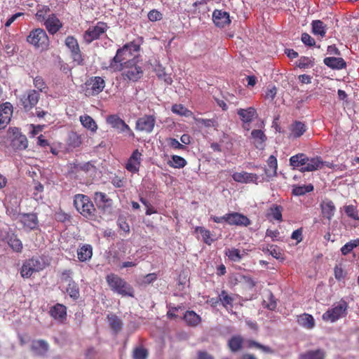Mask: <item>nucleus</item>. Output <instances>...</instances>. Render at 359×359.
Masks as SVG:
<instances>
[{"instance_id": "obj_29", "label": "nucleus", "mask_w": 359, "mask_h": 359, "mask_svg": "<svg viewBox=\"0 0 359 359\" xmlns=\"http://www.w3.org/2000/svg\"><path fill=\"white\" fill-rule=\"evenodd\" d=\"M290 137L299 138L306 131V126L303 122L295 121L290 125Z\"/></svg>"}, {"instance_id": "obj_36", "label": "nucleus", "mask_w": 359, "mask_h": 359, "mask_svg": "<svg viewBox=\"0 0 359 359\" xmlns=\"http://www.w3.org/2000/svg\"><path fill=\"white\" fill-rule=\"evenodd\" d=\"M297 323L299 325L308 330L313 329L315 327V320L313 317L306 313L297 316Z\"/></svg>"}, {"instance_id": "obj_43", "label": "nucleus", "mask_w": 359, "mask_h": 359, "mask_svg": "<svg viewBox=\"0 0 359 359\" xmlns=\"http://www.w3.org/2000/svg\"><path fill=\"white\" fill-rule=\"evenodd\" d=\"M171 159L168 164L172 168H182L187 165V161L182 156L172 155Z\"/></svg>"}, {"instance_id": "obj_3", "label": "nucleus", "mask_w": 359, "mask_h": 359, "mask_svg": "<svg viewBox=\"0 0 359 359\" xmlns=\"http://www.w3.org/2000/svg\"><path fill=\"white\" fill-rule=\"evenodd\" d=\"M74 205L76 210L85 218L94 219L96 217V209L90 198L84 194H78L74 196Z\"/></svg>"}, {"instance_id": "obj_13", "label": "nucleus", "mask_w": 359, "mask_h": 359, "mask_svg": "<svg viewBox=\"0 0 359 359\" xmlns=\"http://www.w3.org/2000/svg\"><path fill=\"white\" fill-rule=\"evenodd\" d=\"M8 133L12 135L11 146L13 149L18 150H24L28 146L27 137L22 134L18 128H10Z\"/></svg>"}, {"instance_id": "obj_47", "label": "nucleus", "mask_w": 359, "mask_h": 359, "mask_svg": "<svg viewBox=\"0 0 359 359\" xmlns=\"http://www.w3.org/2000/svg\"><path fill=\"white\" fill-rule=\"evenodd\" d=\"M225 254L231 261L234 262H240L243 256V254H241L237 248L228 249Z\"/></svg>"}, {"instance_id": "obj_50", "label": "nucleus", "mask_w": 359, "mask_h": 359, "mask_svg": "<svg viewBox=\"0 0 359 359\" xmlns=\"http://www.w3.org/2000/svg\"><path fill=\"white\" fill-rule=\"evenodd\" d=\"M149 355V352L147 348L142 346L136 347L133 351V359H147Z\"/></svg>"}, {"instance_id": "obj_10", "label": "nucleus", "mask_w": 359, "mask_h": 359, "mask_svg": "<svg viewBox=\"0 0 359 359\" xmlns=\"http://www.w3.org/2000/svg\"><path fill=\"white\" fill-rule=\"evenodd\" d=\"M108 26L104 22H98L96 25L90 26L83 34L84 41L90 43L94 40L98 39L107 29Z\"/></svg>"}, {"instance_id": "obj_32", "label": "nucleus", "mask_w": 359, "mask_h": 359, "mask_svg": "<svg viewBox=\"0 0 359 359\" xmlns=\"http://www.w3.org/2000/svg\"><path fill=\"white\" fill-rule=\"evenodd\" d=\"M183 319L189 327H195L201 323V317L194 311H187L183 316Z\"/></svg>"}, {"instance_id": "obj_45", "label": "nucleus", "mask_w": 359, "mask_h": 359, "mask_svg": "<svg viewBox=\"0 0 359 359\" xmlns=\"http://www.w3.org/2000/svg\"><path fill=\"white\" fill-rule=\"evenodd\" d=\"M313 190V186L311 184L302 186H294L292 193L294 196H302Z\"/></svg>"}, {"instance_id": "obj_14", "label": "nucleus", "mask_w": 359, "mask_h": 359, "mask_svg": "<svg viewBox=\"0 0 359 359\" xmlns=\"http://www.w3.org/2000/svg\"><path fill=\"white\" fill-rule=\"evenodd\" d=\"M40 99V94L36 90H28L20 97V104L25 111H29L33 109L38 103Z\"/></svg>"}, {"instance_id": "obj_64", "label": "nucleus", "mask_w": 359, "mask_h": 359, "mask_svg": "<svg viewBox=\"0 0 359 359\" xmlns=\"http://www.w3.org/2000/svg\"><path fill=\"white\" fill-rule=\"evenodd\" d=\"M197 359H215V358L205 351H199L197 353Z\"/></svg>"}, {"instance_id": "obj_51", "label": "nucleus", "mask_w": 359, "mask_h": 359, "mask_svg": "<svg viewBox=\"0 0 359 359\" xmlns=\"http://www.w3.org/2000/svg\"><path fill=\"white\" fill-rule=\"evenodd\" d=\"M219 300L225 308H228L229 306L232 307L233 306V298L225 290H222L219 294Z\"/></svg>"}, {"instance_id": "obj_52", "label": "nucleus", "mask_w": 359, "mask_h": 359, "mask_svg": "<svg viewBox=\"0 0 359 359\" xmlns=\"http://www.w3.org/2000/svg\"><path fill=\"white\" fill-rule=\"evenodd\" d=\"M297 65L300 69L311 68L314 65V58L305 56L301 57Z\"/></svg>"}, {"instance_id": "obj_37", "label": "nucleus", "mask_w": 359, "mask_h": 359, "mask_svg": "<svg viewBox=\"0 0 359 359\" xmlns=\"http://www.w3.org/2000/svg\"><path fill=\"white\" fill-rule=\"evenodd\" d=\"M268 168H264V172L268 177L277 175L278 162L273 155H271L267 160Z\"/></svg>"}, {"instance_id": "obj_8", "label": "nucleus", "mask_w": 359, "mask_h": 359, "mask_svg": "<svg viewBox=\"0 0 359 359\" xmlns=\"http://www.w3.org/2000/svg\"><path fill=\"white\" fill-rule=\"evenodd\" d=\"M13 219L18 220L27 231L35 230L39 226V219L36 213L13 214Z\"/></svg>"}, {"instance_id": "obj_60", "label": "nucleus", "mask_w": 359, "mask_h": 359, "mask_svg": "<svg viewBox=\"0 0 359 359\" xmlns=\"http://www.w3.org/2000/svg\"><path fill=\"white\" fill-rule=\"evenodd\" d=\"M50 11V8L48 6H44L42 9L39 10L36 14V16L39 21H44L46 20V15Z\"/></svg>"}, {"instance_id": "obj_54", "label": "nucleus", "mask_w": 359, "mask_h": 359, "mask_svg": "<svg viewBox=\"0 0 359 359\" xmlns=\"http://www.w3.org/2000/svg\"><path fill=\"white\" fill-rule=\"evenodd\" d=\"M344 211L348 217L355 220H359L358 210L355 206L352 205H347L345 207Z\"/></svg>"}, {"instance_id": "obj_33", "label": "nucleus", "mask_w": 359, "mask_h": 359, "mask_svg": "<svg viewBox=\"0 0 359 359\" xmlns=\"http://www.w3.org/2000/svg\"><path fill=\"white\" fill-rule=\"evenodd\" d=\"M243 341L244 339L242 336L239 334L233 335L229 339L227 346L231 352L236 353L242 349Z\"/></svg>"}, {"instance_id": "obj_38", "label": "nucleus", "mask_w": 359, "mask_h": 359, "mask_svg": "<svg viewBox=\"0 0 359 359\" xmlns=\"http://www.w3.org/2000/svg\"><path fill=\"white\" fill-rule=\"evenodd\" d=\"M326 352L323 349H316L308 351L302 353L299 356V359H325Z\"/></svg>"}, {"instance_id": "obj_22", "label": "nucleus", "mask_w": 359, "mask_h": 359, "mask_svg": "<svg viewBox=\"0 0 359 359\" xmlns=\"http://www.w3.org/2000/svg\"><path fill=\"white\" fill-rule=\"evenodd\" d=\"M44 25L49 34L53 35L60 30L62 24L55 14H51L45 20Z\"/></svg>"}, {"instance_id": "obj_59", "label": "nucleus", "mask_w": 359, "mask_h": 359, "mask_svg": "<svg viewBox=\"0 0 359 359\" xmlns=\"http://www.w3.org/2000/svg\"><path fill=\"white\" fill-rule=\"evenodd\" d=\"M302 41L306 46H313L316 43L314 39H313L309 34L303 33L302 34Z\"/></svg>"}, {"instance_id": "obj_15", "label": "nucleus", "mask_w": 359, "mask_h": 359, "mask_svg": "<svg viewBox=\"0 0 359 359\" xmlns=\"http://www.w3.org/2000/svg\"><path fill=\"white\" fill-rule=\"evenodd\" d=\"M142 157V152L138 149H135L126 163V169L132 173L138 172L141 166Z\"/></svg>"}, {"instance_id": "obj_28", "label": "nucleus", "mask_w": 359, "mask_h": 359, "mask_svg": "<svg viewBox=\"0 0 359 359\" xmlns=\"http://www.w3.org/2000/svg\"><path fill=\"white\" fill-rule=\"evenodd\" d=\"M324 64L332 69H342L346 67V62L342 57H327L323 60Z\"/></svg>"}, {"instance_id": "obj_57", "label": "nucleus", "mask_w": 359, "mask_h": 359, "mask_svg": "<svg viewBox=\"0 0 359 359\" xmlns=\"http://www.w3.org/2000/svg\"><path fill=\"white\" fill-rule=\"evenodd\" d=\"M117 224L119 228L126 233L130 232V226L123 216H119L117 220Z\"/></svg>"}, {"instance_id": "obj_23", "label": "nucleus", "mask_w": 359, "mask_h": 359, "mask_svg": "<svg viewBox=\"0 0 359 359\" xmlns=\"http://www.w3.org/2000/svg\"><path fill=\"white\" fill-rule=\"evenodd\" d=\"M106 122L113 128L118 130L119 133H123L126 129L128 128V125L117 114L109 115L106 118Z\"/></svg>"}, {"instance_id": "obj_53", "label": "nucleus", "mask_w": 359, "mask_h": 359, "mask_svg": "<svg viewBox=\"0 0 359 359\" xmlns=\"http://www.w3.org/2000/svg\"><path fill=\"white\" fill-rule=\"evenodd\" d=\"M251 135L257 144H262L266 140L265 134L261 130H253L251 133Z\"/></svg>"}, {"instance_id": "obj_16", "label": "nucleus", "mask_w": 359, "mask_h": 359, "mask_svg": "<svg viewBox=\"0 0 359 359\" xmlns=\"http://www.w3.org/2000/svg\"><path fill=\"white\" fill-rule=\"evenodd\" d=\"M226 224L231 226H248L251 222L247 216L233 212L227 213Z\"/></svg>"}, {"instance_id": "obj_12", "label": "nucleus", "mask_w": 359, "mask_h": 359, "mask_svg": "<svg viewBox=\"0 0 359 359\" xmlns=\"http://www.w3.org/2000/svg\"><path fill=\"white\" fill-rule=\"evenodd\" d=\"M65 45L71 51L73 61L78 65H83L84 64V59L77 40L72 36H68L65 39Z\"/></svg>"}, {"instance_id": "obj_26", "label": "nucleus", "mask_w": 359, "mask_h": 359, "mask_svg": "<svg viewBox=\"0 0 359 359\" xmlns=\"http://www.w3.org/2000/svg\"><path fill=\"white\" fill-rule=\"evenodd\" d=\"M49 313L54 319L61 322L66 319L67 307L61 304H56L50 309Z\"/></svg>"}, {"instance_id": "obj_58", "label": "nucleus", "mask_w": 359, "mask_h": 359, "mask_svg": "<svg viewBox=\"0 0 359 359\" xmlns=\"http://www.w3.org/2000/svg\"><path fill=\"white\" fill-rule=\"evenodd\" d=\"M148 18L151 22H156L162 19V14L157 10H151L148 13Z\"/></svg>"}, {"instance_id": "obj_63", "label": "nucleus", "mask_w": 359, "mask_h": 359, "mask_svg": "<svg viewBox=\"0 0 359 359\" xmlns=\"http://www.w3.org/2000/svg\"><path fill=\"white\" fill-rule=\"evenodd\" d=\"M202 4L201 1H196L192 4L191 8L187 11V13H189V15H191V16L196 17L199 13L200 11H198L197 6L198 5Z\"/></svg>"}, {"instance_id": "obj_40", "label": "nucleus", "mask_w": 359, "mask_h": 359, "mask_svg": "<svg viewBox=\"0 0 359 359\" xmlns=\"http://www.w3.org/2000/svg\"><path fill=\"white\" fill-rule=\"evenodd\" d=\"M80 121L82 124V126L87 128L88 130L95 132L97 129V126L94 119L88 116V115H83L80 116Z\"/></svg>"}, {"instance_id": "obj_55", "label": "nucleus", "mask_w": 359, "mask_h": 359, "mask_svg": "<svg viewBox=\"0 0 359 359\" xmlns=\"http://www.w3.org/2000/svg\"><path fill=\"white\" fill-rule=\"evenodd\" d=\"M267 252H269L270 255L277 259L281 258L282 253L280 249L277 245H268Z\"/></svg>"}, {"instance_id": "obj_24", "label": "nucleus", "mask_w": 359, "mask_h": 359, "mask_svg": "<svg viewBox=\"0 0 359 359\" xmlns=\"http://www.w3.org/2000/svg\"><path fill=\"white\" fill-rule=\"evenodd\" d=\"M49 348L48 342L43 339L33 340L30 349L36 355L43 356Z\"/></svg>"}, {"instance_id": "obj_30", "label": "nucleus", "mask_w": 359, "mask_h": 359, "mask_svg": "<svg viewBox=\"0 0 359 359\" xmlns=\"http://www.w3.org/2000/svg\"><path fill=\"white\" fill-rule=\"evenodd\" d=\"M94 201L99 208L105 209L111 207L112 200L106 194L101 191H96L94 194Z\"/></svg>"}, {"instance_id": "obj_35", "label": "nucleus", "mask_w": 359, "mask_h": 359, "mask_svg": "<svg viewBox=\"0 0 359 359\" xmlns=\"http://www.w3.org/2000/svg\"><path fill=\"white\" fill-rule=\"evenodd\" d=\"M107 319L110 328L116 334L121 331L123 328V323L121 318L116 314L110 313L107 316Z\"/></svg>"}, {"instance_id": "obj_62", "label": "nucleus", "mask_w": 359, "mask_h": 359, "mask_svg": "<svg viewBox=\"0 0 359 359\" xmlns=\"http://www.w3.org/2000/svg\"><path fill=\"white\" fill-rule=\"evenodd\" d=\"M72 271L71 269H66L64 270L60 275V279L62 281L64 282H70V280H72Z\"/></svg>"}, {"instance_id": "obj_1", "label": "nucleus", "mask_w": 359, "mask_h": 359, "mask_svg": "<svg viewBox=\"0 0 359 359\" xmlns=\"http://www.w3.org/2000/svg\"><path fill=\"white\" fill-rule=\"evenodd\" d=\"M140 50V46L135 42H130L125 44L122 48H118L115 56L110 60L107 69L113 72H121L123 66L130 60H136L137 57L135 55Z\"/></svg>"}, {"instance_id": "obj_31", "label": "nucleus", "mask_w": 359, "mask_h": 359, "mask_svg": "<svg viewBox=\"0 0 359 359\" xmlns=\"http://www.w3.org/2000/svg\"><path fill=\"white\" fill-rule=\"evenodd\" d=\"M320 208L323 217L331 220L336 210L334 203L330 200L324 201L321 203Z\"/></svg>"}, {"instance_id": "obj_41", "label": "nucleus", "mask_w": 359, "mask_h": 359, "mask_svg": "<svg viewBox=\"0 0 359 359\" xmlns=\"http://www.w3.org/2000/svg\"><path fill=\"white\" fill-rule=\"evenodd\" d=\"M67 292L69 297L74 299L77 300L80 297V290L78 284L73 280H70L66 288Z\"/></svg>"}, {"instance_id": "obj_6", "label": "nucleus", "mask_w": 359, "mask_h": 359, "mask_svg": "<svg viewBox=\"0 0 359 359\" xmlns=\"http://www.w3.org/2000/svg\"><path fill=\"white\" fill-rule=\"evenodd\" d=\"M138 60H130L126 63L121 69L123 79H128L133 82L137 81L143 76L142 67L137 65Z\"/></svg>"}, {"instance_id": "obj_18", "label": "nucleus", "mask_w": 359, "mask_h": 359, "mask_svg": "<svg viewBox=\"0 0 359 359\" xmlns=\"http://www.w3.org/2000/svg\"><path fill=\"white\" fill-rule=\"evenodd\" d=\"M212 20L215 25L223 28L231 23L229 14L222 10H215L212 13Z\"/></svg>"}, {"instance_id": "obj_5", "label": "nucleus", "mask_w": 359, "mask_h": 359, "mask_svg": "<svg viewBox=\"0 0 359 359\" xmlns=\"http://www.w3.org/2000/svg\"><path fill=\"white\" fill-rule=\"evenodd\" d=\"M27 41L36 48L42 50H46L49 46V39L46 31L41 28L32 30L27 36Z\"/></svg>"}, {"instance_id": "obj_39", "label": "nucleus", "mask_w": 359, "mask_h": 359, "mask_svg": "<svg viewBox=\"0 0 359 359\" xmlns=\"http://www.w3.org/2000/svg\"><path fill=\"white\" fill-rule=\"evenodd\" d=\"M283 208L281 205L273 204L268 210L266 217L268 219H273L278 222L283 221L282 212Z\"/></svg>"}, {"instance_id": "obj_17", "label": "nucleus", "mask_w": 359, "mask_h": 359, "mask_svg": "<svg viewBox=\"0 0 359 359\" xmlns=\"http://www.w3.org/2000/svg\"><path fill=\"white\" fill-rule=\"evenodd\" d=\"M13 105L8 102L0 104V129L5 128L9 123L13 115Z\"/></svg>"}, {"instance_id": "obj_56", "label": "nucleus", "mask_w": 359, "mask_h": 359, "mask_svg": "<svg viewBox=\"0 0 359 359\" xmlns=\"http://www.w3.org/2000/svg\"><path fill=\"white\" fill-rule=\"evenodd\" d=\"M168 145L174 149H185L186 147L180 143L177 140L169 137L166 140Z\"/></svg>"}, {"instance_id": "obj_44", "label": "nucleus", "mask_w": 359, "mask_h": 359, "mask_svg": "<svg viewBox=\"0 0 359 359\" xmlns=\"http://www.w3.org/2000/svg\"><path fill=\"white\" fill-rule=\"evenodd\" d=\"M195 232H199L201 234L203 242L207 245H210L212 243H213L214 239L211 238V233L208 229L203 226H196L195 228Z\"/></svg>"}, {"instance_id": "obj_21", "label": "nucleus", "mask_w": 359, "mask_h": 359, "mask_svg": "<svg viewBox=\"0 0 359 359\" xmlns=\"http://www.w3.org/2000/svg\"><path fill=\"white\" fill-rule=\"evenodd\" d=\"M237 114L243 121L244 128L247 123H251L257 116V111L252 107L247 109L240 108L237 110Z\"/></svg>"}, {"instance_id": "obj_42", "label": "nucleus", "mask_w": 359, "mask_h": 359, "mask_svg": "<svg viewBox=\"0 0 359 359\" xmlns=\"http://www.w3.org/2000/svg\"><path fill=\"white\" fill-rule=\"evenodd\" d=\"M326 26L320 20H313L312 22V31L316 35H319L324 37L326 34Z\"/></svg>"}, {"instance_id": "obj_48", "label": "nucleus", "mask_w": 359, "mask_h": 359, "mask_svg": "<svg viewBox=\"0 0 359 359\" xmlns=\"http://www.w3.org/2000/svg\"><path fill=\"white\" fill-rule=\"evenodd\" d=\"M33 84L39 93H46L48 86L44 79L41 76H36V77L33 78Z\"/></svg>"}, {"instance_id": "obj_2", "label": "nucleus", "mask_w": 359, "mask_h": 359, "mask_svg": "<svg viewBox=\"0 0 359 359\" xmlns=\"http://www.w3.org/2000/svg\"><path fill=\"white\" fill-rule=\"evenodd\" d=\"M106 281L110 289L122 296L134 297V289L123 278L111 273L106 276Z\"/></svg>"}, {"instance_id": "obj_9", "label": "nucleus", "mask_w": 359, "mask_h": 359, "mask_svg": "<svg viewBox=\"0 0 359 359\" xmlns=\"http://www.w3.org/2000/svg\"><path fill=\"white\" fill-rule=\"evenodd\" d=\"M86 95L95 96L100 94L105 87V81L101 76H91L85 83Z\"/></svg>"}, {"instance_id": "obj_46", "label": "nucleus", "mask_w": 359, "mask_h": 359, "mask_svg": "<svg viewBox=\"0 0 359 359\" xmlns=\"http://www.w3.org/2000/svg\"><path fill=\"white\" fill-rule=\"evenodd\" d=\"M359 246V238L351 240L341 248V252L343 255H347L354 248Z\"/></svg>"}, {"instance_id": "obj_34", "label": "nucleus", "mask_w": 359, "mask_h": 359, "mask_svg": "<svg viewBox=\"0 0 359 359\" xmlns=\"http://www.w3.org/2000/svg\"><path fill=\"white\" fill-rule=\"evenodd\" d=\"M309 157L304 153H299L290 158V165L293 168H302L306 165Z\"/></svg>"}, {"instance_id": "obj_7", "label": "nucleus", "mask_w": 359, "mask_h": 359, "mask_svg": "<svg viewBox=\"0 0 359 359\" xmlns=\"http://www.w3.org/2000/svg\"><path fill=\"white\" fill-rule=\"evenodd\" d=\"M347 309V302L341 299L337 304H334L332 308L325 312L322 318L325 321L334 323L346 315Z\"/></svg>"}, {"instance_id": "obj_49", "label": "nucleus", "mask_w": 359, "mask_h": 359, "mask_svg": "<svg viewBox=\"0 0 359 359\" xmlns=\"http://www.w3.org/2000/svg\"><path fill=\"white\" fill-rule=\"evenodd\" d=\"M247 344L248 348H256L262 350L264 353L270 354L274 353V351L271 347L261 344L260 343L257 342L254 340H248Z\"/></svg>"}, {"instance_id": "obj_27", "label": "nucleus", "mask_w": 359, "mask_h": 359, "mask_svg": "<svg viewBox=\"0 0 359 359\" xmlns=\"http://www.w3.org/2000/svg\"><path fill=\"white\" fill-rule=\"evenodd\" d=\"M93 256V247L90 244H82L77 249V257L81 262L90 260Z\"/></svg>"}, {"instance_id": "obj_19", "label": "nucleus", "mask_w": 359, "mask_h": 359, "mask_svg": "<svg viewBox=\"0 0 359 359\" xmlns=\"http://www.w3.org/2000/svg\"><path fill=\"white\" fill-rule=\"evenodd\" d=\"M233 180L239 183H258L259 176L255 173H249L247 172H236L232 175Z\"/></svg>"}, {"instance_id": "obj_4", "label": "nucleus", "mask_w": 359, "mask_h": 359, "mask_svg": "<svg viewBox=\"0 0 359 359\" xmlns=\"http://www.w3.org/2000/svg\"><path fill=\"white\" fill-rule=\"evenodd\" d=\"M48 263L42 257H32L27 259L22 264L20 275L24 278H29L34 273L43 270Z\"/></svg>"}, {"instance_id": "obj_11", "label": "nucleus", "mask_w": 359, "mask_h": 359, "mask_svg": "<svg viewBox=\"0 0 359 359\" xmlns=\"http://www.w3.org/2000/svg\"><path fill=\"white\" fill-rule=\"evenodd\" d=\"M156 122V118L154 115L144 114L137 119L135 123V129L137 131L146 133L147 134L151 133L155 127Z\"/></svg>"}, {"instance_id": "obj_20", "label": "nucleus", "mask_w": 359, "mask_h": 359, "mask_svg": "<svg viewBox=\"0 0 359 359\" xmlns=\"http://www.w3.org/2000/svg\"><path fill=\"white\" fill-rule=\"evenodd\" d=\"M6 241L9 247L15 252H21L22 251L23 245L18 235L13 231H8L4 238Z\"/></svg>"}, {"instance_id": "obj_61", "label": "nucleus", "mask_w": 359, "mask_h": 359, "mask_svg": "<svg viewBox=\"0 0 359 359\" xmlns=\"http://www.w3.org/2000/svg\"><path fill=\"white\" fill-rule=\"evenodd\" d=\"M334 277L337 280H341L344 278L346 273L341 266H336L334 269Z\"/></svg>"}, {"instance_id": "obj_25", "label": "nucleus", "mask_w": 359, "mask_h": 359, "mask_svg": "<svg viewBox=\"0 0 359 359\" xmlns=\"http://www.w3.org/2000/svg\"><path fill=\"white\" fill-rule=\"evenodd\" d=\"M323 161L320 156H316L313 158H309V161L306 163V165L299 168V171L302 172H313L318 170L323 166Z\"/></svg>"}]
</instances>
